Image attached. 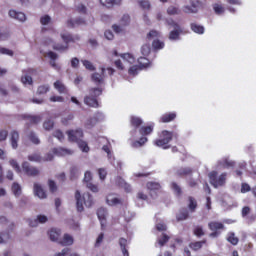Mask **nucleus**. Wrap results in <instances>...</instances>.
Segmentation results:
<instances>
[{"mask_svg":"<svg viewBox=\"0 0 256 256\" xmlns=\"http://www.w3.org/2000/svg\"><path fill=\"white\" fill-rule=\"evenodd\" d=\"M119 246L121 248L123 256H129V250H127V239L120 238L119 239Z\"/></svg>","mask_w":256,"mask_h":256,"instance_id":"22","label":"nucleus"},{"mask_svg":"<svg viewBox=\"0 0 256 256\" xmlns=\"http://www.w3.org/2000/svg\"><path fill=\"white\" fill-rule=\"evenodd\" d=\"M9 16L12 17V19H16L17 21H20L21 23H25V21H27V16L23 12H17L15 10H10Z\"/></svg>","mask_w":256,"mask_h":256,"instance_id":"12","label":"nucleus"},{"mask_svg":"<svg viewBox=\"0 0 256 256\" xmlns=\"http://www.w3.org/2000/svg\"><path fill=\"white\" fill-rule=\"evenodd\" d=\"M227 241L231 243V245H237V243H239V238L235 237V233L232 232L229 234Z\"/></svg>","mask_w":256,"mask_h":256,"instance_id":"48","label":"nucleus"},{"mask_svg":"<svg viewBox=\"0 0 256 256\" xmlns=\"http://www.w3.org/2000/svg\"><path fill=\"white\" fill-rule=\"evenodd\" d=\"M41 116H31L27 115L26 116V121H29V123H32L34 125H37V123H41Z\"/></svg>","mask_w":256,"mask_h":256,"instance_id":"36","label":"nucleus"},{"mask_svg":"<svg viewBox=\"0 0 256 256\" xmlns=\"http://www.w3.org/2000/svg\"><path fill=\"white\" fill-rule=\"evenodd\" d=\"M170 185L172 191H174L177 197H181V195H183V190L181 189V186H179V184H177L176 182H172Z\"/></svg>","mask_w":256,"mask_h":256,"instance_id":"31","label":"nucleus"},{"mask_svg":"<svg viewBox=\"0 0 256 256\" xmlns=\"http://www.w3.org/2000/svg\"><path fill=\"white\" fill-rule=\"evenodd\" d=\"M54 88L57 89L58 93H67V87L60 80L54 82Z\"/></svg>","mask_w":256,"mask_h":256,"instance_id":"27","label":"nucleus"},{"mask_svg":"<svg viewBox=\"0 0 256 256\" xmlns=\"http://www.w3.org/2000/svg\"><path fill=\"white\" fill-rule=\"evenodd\" d=\"M74 116L73 114H68L67 116L62 118L63 125H69V122L73 121Z\"/></svg>","mask_w":256,"mask_h":256,"instance_id":"63","label":"nucleus"},{"mask_svg":"<svg viewBox=\"0 0 256 256\" xmlns=\"http://www.w3.org/2000/svg\"><path fill=\"white\" fill-rule=\"evenodd\" d=\"M130 21H131V18L129 17V15H124L120 20V24L122 25V27H127Z\"/></svg>","mask_w":256,"mask_h":256,"instance_id":"58","label":"nucleus"},{"mask_svg":"<svg viewBox=\"0 0 256 256\" xmlns=\"http://www.w3.org/2000/svg\"><path fill=\"white\" fill-rule=\"evenodd\" d=\"M12 193L15 195V197H19L21 195V186L19 183L14 182L12 185Z\"/></svg>","mask_w":256,"mask_h":256,"instance_id":"42","label":"nucleus"},{"mask_svg":"<svg viewBox=\"0 0 256 256\" xmlns=\"http://www.w3.org/2000/svg\"><path fill=\"white\" fill-rule=\"evenodd\" d=\"M60 237H61V230L52 228L49 231V238H50V240H52L54 242H57V241H59Z\"/></svg>","mask_w":256,"mask_h":256,"instance_id":"18","label":"nucleus"},{"mask_svg":"<svg viewBox=\"0 0 256 256\" xmlns=\"http://www.w3.org/2000/svg\"><path fill=\"white\" fill-rule=\"evenodd\" d=\"M213 9L216 13V15H223L225 13V8L221 6L220 4H214Z\"/></svg>","mask_w":256,"mask_h":256,"instance_id":"47","label":"nucleus"},{"mask_svg":"<svg viewBox=\"0 0 256 256\" xmlns=\"http://www.w3.org/2000/svg\"><path fill=\"white\" fill-rule=\"evenodd\" d=\"M167 241H169V236L167 234H162V237L158 239L160 247H163Z\"/></svg>","mask_w":256,"mask_h":256,"instance_id":"61","label":"nucleus"},{"mask_svg":"<svg viewBox=\"0 0 256 256\" xmlns=\"http://www.w3.org/2000/svg\"><path fill=\"white\" fill-rule=\"evenodd\" d=\"M49 85H41L38 87L36 94L37 95H45L46 93H49Z\"/></svg>","mask_w":256,"mask_h":256,"instance_id":"41","label":"nucleus"},{"mask_svg":"<svg viewBox=\"0 0 256 256\" xmlns=\"http://www.w3.org/2000/svg\"><path fill=\"white\" fill-rule=\"evenodd\" d=\"M28 161H31L32 163H41L43 158L41 157V154L33 153L28 155Z\"/></svg>","mask_w":256,"mask_h":256,"instance_id":"29","label":"nucleus"},{"mask_svg":"<svg viewBox=\"0 0 256 256\" xmlns=\"http://www.w3.org/2000/svg\"><path fill=\"white\" fill-rule=\"evenodd\" d=\"M91 80L93 83H96V85H101V83H104L105 81V68H102V74H99L97 72L93 73L91 75Z\"/></svg>","mask_w":256,"mask_h":256,"instance_id":"10","label":"nucleus"},{"mask_svg":"<svg viewBox=\"0 0 256 256\" xmlns=\"http://www.w3.org/2000/svg\"><path fill=\"white\" fill-rule=\"evenodd\" d=\"M11 32L7 30H0V41H7V39H10Z\"/></svg>","mask_w":256,"mask_h":256,"instance_id":"46","label":"nucleus"},{"mask_svg":"<svg viewBox=\"0 0 256 256\" xmlns=\"http://www.w3.org/2000/svg\"><path fill=\"white\" fill-rule=\"evenodd\" d=\"M69 141H72L73 143H78L79 149L83 151V153H89V145H87V142L81 140L83 139V130L77 129V130H71L67 132Z\"/></svg>","mask_w":256,"mask_h":256,"instance_id":"1","label":"nucleus"},{"mask_svg":"<svg viewBox=\"0 0 256 256\" xmlns=\"http://www.w3.org/2000/svg\"><path fill=\"white\" fill-rule=\"evenodd\" d=\"M53 49H54L55 51H62V52H65V51H69V45H68V44H65V45H63V44H55V45L53 46Z\"/></svg>","mask_w":256,"mask_h":256,"instance_id":"45","label":"nucleus"},{"mask_svg":"<svg viewBox=\"0 0 256 256\" xmlns=\"http://www.w3.org/2000/svg\"><path fill=\"white\" fill-rule=\"evenodd\" d=\"M176 117H177L176 113L165 114L161 117V121L162 123H170V121H174Z\"/></svg>","mask_w":256,"mask_h":256,"instance_id":"30","label":"nucleus"},{"mask_svg":"<svg viewBox=\"0 0 256 256\" xmlns=\"http://www.w3.org/2000/svg\"><path fill=\"white\" fill-rule=\"evenodd\" d=\"M219 165H223V167L229 168V167H234L235 162L230 160L229 158H226V159L220 161Z\"/></svg>","mask_w":256,"mask_h":256,"instance_id":"44","label":"nucleus"},{"mask_svg":"<svg viewBox=\"0 0 256 256\" xmlns=\"http://www.w3.org/2000/svg\"><path fill=\"white\" fill-rule=\"evenodd\" d=\"M208 227L210 231H219V229H225V226L223 225V223H220V222H210L208 224Z\"/></svg>","mask_w":256,"mask_h":256,"instance_id":"28","label":"nucleus"},{"mask_svg":"<svg viewBox=\"0 0 256 256\" xmlns=\"http://www.w3.org/2000/svg\"><path fill=\"white\" fill-rule=\"evenodd\" d=\"M139 71H141V67L134 65L129 68L128 73L129 75H132L133 77H135V75H137Z\"/></svg>","mask_w":256,"mask_h":256,"instance_id":"53","label":"nucleus"},{"mask_svg":"<svg viewBox=\"0 0 256 256\" xmlns=\"http://www.w3.org/2000/svg\"><path fill=\"white\" fill-rule=\"evenodd\" d=\"M75 199H76V209L79 213H83L85 211L86 207H91L93 205V196H91L90 193H85L81 196V192L76 191L75 193Z\"/></svg>","mask_w":256,"mask_h":256,"instance_id":"3","label":"nucleus"},{"mask_svg":"<svg viewBox=\"0 0 256 256\" xmlns=\"http://www.w3.org/2000/svg\"><path fill=\"white\" fill-rule=\"evenodd\" d=\"M106 203L111 207H115V205H123V199L118 198L113 194H110L106 198Z\"/></svg>","mask_w":256,"mask_h":256,"instance_id":"11","label":"nucleus"},{"mask_svg":"<svg viewBox=\"0 0 256 256\" xmlns=\"http://www.w3.org/2000/svg\"><path fill=\"white\" fill-rule=\"evenodd\" d=\"M177 221H186V219H189V210L183 208L180 210V212L176 216Z\"/></svg>","mask_w":256,"mask_h":256,"instance_id":"23","label":"nucleus"},{"mask_svg":"<svg viewBox=\"0 0 256 256\" xmlns=\"http://www.w3.org/2000/svg\"><path fill=\"white\" fill-rule=\"evenodd\" d=\"M61 39L66 43V45H69V43H76V41H80L81 37L79 35L73 36L68 32H62L60 34Z\"/></svg>","mask_w":256,"mask_h":256,"instance_id":"8","label":"nucleus"},{"mask_svg":"<svg viewBox=\"0 0 256 256\" xmlns=\"http://www.w3.org/2000/svg\"><path fill=\"white\" fill-rule=\"evenodd\" d=\"M73 236L69 234H64L63 239L59 241L60 245H63V247H67L69 245H73Z\"/></svg>","mask_w":256,"mask_h":256,"instance_id":"21","label":"nucleus"},{"mask_svg":"<svg viewBox=\"0 0 256 256\" xmlns=\"http://www.w3.org/2000/svg\"><path fill=\"white\" fill-rule=\"evenodd\" d=\"M103 94V89L101 88H90L89 89V97H94L95 99H97V97H100V95Z\"/></svg>","mask_w":256,"mask_h":256,"instance_id":"26","label":"nucleus"},{"mask_svg":"<svg viewBox=\"0 0 256 256\" xmlns=\"http://www.w3.org/2000/svg\"><path fill=\"white\" fill-rule=\"evenodd\" d=\"M112 29H113L114 33H123V31H125V26H123L121 24L120 25L114 24L112 26Z\"/></svg>","mask_w":256,"mask_h":256,"instance_id":"60","label":"nucleus"},{"mask_svg":"<svg viewBox=\"0 0 256 256\" xmlns=\"http://www.w3.org/2000/svg\"><path fill=\"white\" fill-rule=\"evenodd\" d=\"M79 175H81V171L78 166L70 167V181H75L79 179Z\"/></svg>","mask_w":256,"mask_h":256,"instance_id":"15","label":"nucleus"},{"mask_svg":"<svg viewBox=\"0 0 256 256\" xmlns=\"http://www.w3.org/2000/svg\"><path fill=\"white\" fill-rule=\"evenodd\" d=\"M41 25H49L51 23V17L49 15L42 16L40 18Z\"/></svg>","mask_w":256,"mask_h":256,"instance_id":"62","label":"nucleus"},{"mask_svg":"<svg viewBox=\"0 0 256 256\" xmlns=\"http://www.w3.org/2000/svg\"><path fill=\"white\" fill-rule=\"evenodd\" d=\"M138 3L141 9H144L146 11H149V9H151V2L147 0H142V1H139Z\"/></svg>","mask_w":256,"mask_h":256,"instance_id":"50","label":"nucleus"},{"mask_svg":"<svg viewBox=\"0 0 256 256\" xmlns=\"http://www.w3.org/2000/svg\"><path fill=\"white\" fill-rule=\"evenodd\" d=\"M173 132L167 131V130H163L160 134V138L155 140V145H157V147H163L164 149H169V143H171V141H173Z\"/></svg>","mask_w":256,"mask_h":256,"instance_id":"5","label":"nucleus"},{"mask_svg":"<svg viewBox=\"0 0 256 256\" xmlns=\"http://www.w3.org/2000/svg\"><path fill=\"white\" fill-rule=\"evenodd\" d=\"M11 239L9 232H0V244L7 243Z\"/></svg>","mask_w":256,"mask_h":256,"instance_id":"43","label":"nucleus"},{"mask_svg":"<svg viewBox=\"0 0 256 256\" xmlns=\"http://www.w3.org/2000/svg\"><path fill=\"white\" fill-rule=\"evenodd\" d=\"M53 127H55V122H53V120L47 119L44 121L43 129H45V131H51V129H53Z\"/></svg>","mask_w":256,"mask_h":256,"instance_id":"37","label":"nucleus"},{"mask_svg":"<svg viewBox=\"0 0 256 256\" xmlns=\"http://www.w3.org/2000/svg\"><path fill=\"white\" fill-rule=\"evenodd\" d=\"M191 173H193V170H191V168H180L179 170H177L176 174L179 177H184L185 175H191Z\"/></svg>","mask_w":256,"mask_h":256,"instance_id":"35","label":"nucleus"},{"mask_svg":"<svg viewBox=\"0 0 256 256\" xmlns=\"http://www.w3.org/2000/svg\"><path fill=\"white\" fill-rule=\"evenodd\" d=\"M10 141H11V145H12V149H17V147H19V132L17 131H12L11 132V138H10Z\"/></svg>","mask_w":256,"mask_h":256,"instance_id":"16","label":"nucleus"},{"mask_svg":"<svg viewBox=\"0 0 256 256\" xmlns=\"http://www.w3.org/2000/svg\"><path fill=\"white\" fill-rule=\"evenodd\" d=\"M52 152L54 153V155H57L58 157H65L67 155H73V150L71 149H67V148H54L52 150Z\"/></svg>","mask_w":256,"mask_h":256,"instance_id":"13","label":"nucleus"},{"mask_svg":"<svg viewBox=\"0 0 256 256\" xmlns=\"http://www.w3.org/2000/svg\"><path fill=\"white\" fill-rule=\"evenodd\" d=\"M9 164L11 165V167H13V169H15L16 173L21 172V167L19 166V163H17V160L11 159L9 161Z\"/></svg>","mask_w":256,"mask_h":256,"instance_id":"54","label":"nucleus"},{"mask_svg":"<svg viewBox=\"0 0 256 256\" xmlns=\"http://www.w3.org/2000/svg\"><path fill=\"white\" fill-rule=\"evenodd\" d=\"M27 138L29 139V141H31V143H33L34 145H39V143H41V140H39V136H37V134L34 131H30L27 134Z\"/></svg>","mask_w":256,"mask_h":256,"instance_id":"24","label":"nucleus"},{"mask_svg":"<svg viewBox=\"0 0 256 256\" xmlns=\"http://www.w3.org/2000/svg\"><path fill=\"white\" fill-rule=\"evenodd\" d=\"M167 14L168 15H181V9L177 6H169L167 8Z\"/></svg>","mask_w":256,"mask_h":256,"instance_id":"34","label":"nucleus"},{"mask_svg":"<svg viewBox=\"0 0 256 256\" xmlns=\"http://www.w3.org/2000/svg\"><path fill=\"white\" fill-rule=\"evenodd\" d=\"M53 137H56V139H58L59 141H63V139H65V135H63V132H61V130L54 131Z\"/></svg>","mask_w":256,"mask_h":256,"instance_id":"64","label":"nucleus"},{"mask_svg":"<svg viewBox=\"0 0 256 256\" xmlns=\"http://www.w3.org/2000/svg\"><path fill=\"white\" fill-rule=\"evenodd\" d=\"M47 55L51 59V61H50L51 67H53L54 69H59V65H57V63H55V61H57V59H59V55L53 51L48 52Z\"/></svg>","mask_w":256,"mask_h":256,"instance_id":"17","label":"nucleus"},{"mask_svg":"<svg viewBox=\"0 0 256 256\" xmlns=\"http://www.w3.org/2000/svg\"><path fill=\"white\" fill-rule=\"evenodd\" d=\"M194 235H196V237H203V235H205V232L203 231V227L196 226L194 229Z\"/></svg>","mask_w":256,"mask_h":256,"instance_id":"59","label":"nucleus"},{"mask_svg":"<svg viewBox=\"0 0 256 256\" xmlns=\"http://www.w3.org/2000/svg\"><path fill=\"white\" fill-rule=\"evenodd\" d=\"M21 83H23V85H33V78L29 74H24L21 77Z\"/></svg>","mask_w":256,"mask_h":256,"instance_id":"38","label":"nucleus"},{"mask_svg":"<svg viewBox=\"0 0 256 256\" xmlns=\"http://www.w3.org/2000/svg\"><path fill=\"white\" fill-rule=\"evenodd\" d=\"M82 63L85 67V69H88V71H95V66H93V63L89 60H82Z\"/></svg>","mask_w":256,"mask_h":256,"instance_id":"55","label":"nucleus"},{"mask_svg":"<svg viewBox=\"0 0 256 256\" xmlns=\"http://www.w3.org/2000/svg\"><path fill=\"white\" fill-rule=\"evenodd\" d=\"M120 57L124 59V61L130 63V65H133V63H135V57H133V55H131L130 53L121 54Z\"/></svg>","mask_w":256,"mask_h":256,"instance_id":"40","label":"nucleus"},{"mask_svg":"<svg viewBox=\"0 0 256 256\" xmlns=\"http://www.w3.org/2000/svg\"><path fill=\"white\" fill-rule=\"evenodd\" d=\"M152 46L154 47V49L159 50L165 47V43L160 40H154Z\"/></svg>","mask_w":256,"mask_h":256,"instance_id":"56","label":"nucleus"},{"mask_svg":"<svg viewBox=\"0 0 256 256\" xmlns=\"http://www.w3.org/2000/svg\"><path fill=\"white\" fill-rule=\"evenodd\" d=\"M138 63L143 69H147L151 65V62L146 57H140Z\"/></svg>","mask_w":256,"mask_h":256,"instance_id":"39","label":"nucleus"},{"mask_svg":"<svg viewBox=\"0 0 256 256\" xmlns=\"http://www.w3.org/2000/svg\"><path fill=\"white\" fill-rule=\"evenodd\" d=\"M131 123L133 125V127H139L140 125L143 124V120H141V118L139 117H132L131 118Z\"/></svg>","mask_w":256,"mask_h":256,"instance_id":"57","label":"nucleus"},{"mask_svg":"<svg viewBox=\"0 0 256 256\" xmlns=\"http://www.w3.org/2000/svg\"><path fill=\"white\" fill-rule=\"evenodd\" d=\"M22 169L28 177H38L40 171L39 168L31 166V164L27 161L22 163Z\"/></svg>","mask_w":256,"mask_h":256,"instance_id":"6","label":"nucleus"},{"mask_svg":"<svg viewBox=\"0 0 256 256\" xmlns=\"http://www.w3.org/2000/svg\"><path fill=\"white\" fill-rule=\"evenodd\" d=\"M191 29L194 33H198V35H203V33H205V28L196 23L191 24Z\"/></svg>","mask_w":256,"mask_h":256,"instance_id":"32","label":"nucleus"},{"mask_svg":"<svg viewBox=\"0 0 256 256\" xmlns=\"http://www.w3.org/2000/svg\"><path fill=\"white\" fill-rule=\"evenodd\" d=\"M117 185L120 187H123L127 193H131V185H129L127 182L123 180V178L118 177L116 181Z\"/></svg>","mask_w":256,"mask_h":256,"instance_id":"25","label":"nucleus"},{"mask_svg":"<svg viewBox=\"0 0 256 256\" xmlns=\"http://www.w3.org/2000/svg\"><path fill=\"white\" fill-rule=\"evenodd\" d=\"M98 219L100 220L101 226L105 227V219L107 217V210L105 208H100L97 211Z\"/></svg>","mask_w":256,"mask_h":256,"instance_id":"20","label":"nucleus"},{"mask_svg":"<svg viewBox=\"0 0 256 256\" xmlns=\"http://www.w3.org/2000/svg\"><path fill=\"white\" fill-rule=\"evenodd\" d=\"M91 181H93V174L91 173V171H86L84 174L83 183L87 185V183H91Z\"/></svg>","mask_w":256,"mask_h":256,"instance_id":"51","label":"nucleus"},{"mask_svg":"<svg viewBox=\"0 0 256 256\" xmlns=\"http://www.w3.org/2000/svg\"><path fill=\"white\" fill-rule=\"evenodd\" d=\"M188 209L190 213L197 211V200L193 196L188 197Z\"/></svg>","mask_w":256,"mask_h":256,"instance_id":"19","label":"nucleus"},{"mask_svg":"<svg viewBox=\"0 0 256 256\" xmlns=\"http://www.w3.org/2000/svg\"><path fill=\"white\" fill-rule=\"evenodd\" d=\"M166 25L172 28V30L169 32L168 39L170 41H179V39H181V35L185 33V28H183L181 24L172 18L166 20Z\"/></svg>","mask_w":256,"mask_h":256,"instance_id":"2","label":"nucleus"},{"mask_svg":"<svg viewBox=\"0 0 256 256\" xmlns=\"http://www.w3.org/2000/svg\"><path fill=\"white\" fill-rule=\"evenodd\" d=\"M211 185L215 187V189L219 187H224L225 183H227V173H222L220 176H217V171H212L208 174Z\"/></svg>","mask_w":256,"mask_h":256,"instance_id":"4","label":"nucleus"},{"mask_svg":"<svg viewBox=\"0 0 256 256\" xmlns=\"http://www.w3.org/2000/svg\"><path fill=\"white\" fill-rule=\"evenodd\" d=\"M84 104L88 107H93L94 109H97V107H99V101L97 100V98L88 95L84 97Z\"/></svg>","mask_w":256,"mask_h":256,"instance_id":"14","label":"nucleus"},{"mask_svg":"<svg viewBox=\"0 0 256 256\" xmlns=\"http://www.w3.org/2000/svg\"><path fill=\"white\" fill-rule=\"evenodd\" d=\"M146 187L149 191V195L150 197H152V199H157V192L161 189V184H159V182H148L146 184Z\"/></svg>","mask_w":256,"mask_h":256,"instance_id":"7","label":"nucleus"},{"mask_svg":"<svg viewBox=\"0 0 256 256\" xmlns=\"http://www.w3.org/2000/svg\"><path fill=\"white\" fill-rule=\"evenodd\" d=\"M33 190H34V195L39 199H47V192H45L41 184L34 183Z\"/></svg>","mask_w":256,"mask_h":256,"instance_id":"9","label":"nucleus"},{"mask_svg":"<svg viewBox=\"0 0 256 256\" xmlns=\"http://www.w3.org/2000/svg\"><path fill=\"white\" fill-rule=\"evenodd\" d=\"M146 143H147V137H142L140 138V140L133 142L132 146L136 148L143 147V145Z\"/></svg>","mask_w":256,"mask_h":256,"instance_id":"49","label":"nucleus"},{"mask_svg":"<svg viewBox=\"0 0 256 256\" xmlns=\"http://www.w3.org/2000/svg\"><path fill=\"white\" fill-rule=\"evenodd\" d=\"M205 243H206L205 240L198 241V242H192L189 244V247L193 251H199V249H201V247H203V245H205Z\"/></svg>","mask_w":256,"mask_h":256,"instance_id":"33","label":"nucleus"},{"mask_svg":"<svg viewBox=\"0 0 256 256\" xmlns=\"http://www.w3.org/2000/svg\"><path fill=\"white\" fill-rule=\"evenodd\" d=\"M141 53L144 55V57H147L151 53V46L149 44H144L141 47Z\"/></svg>","mask_w":256,"mask_h":256,"instance_id":"52","label":"nucleus"}]
</instances>
